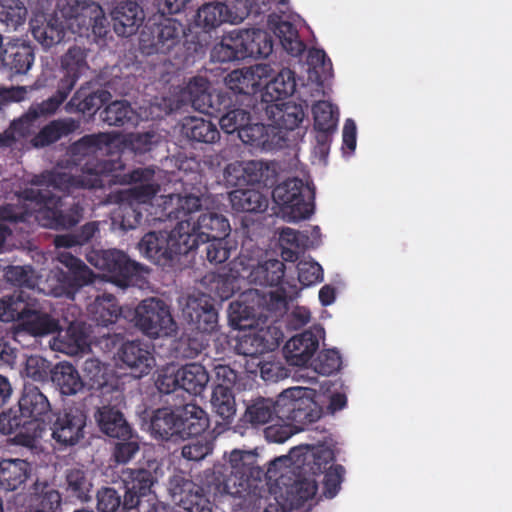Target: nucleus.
Listing matches in <instances>:
<instances>
[{
    "mask_svg": "<svg viewBox=\"0 0 512 512\" xmlns=\"http://www.w3.org/2000/svg\"><path fill=\"white\" fill-rule=\"evenodd\" d=\"M200 208L201 199L197 196H166L162 212L169 220H177V225L169 232L146 233L138 244L140 253L158 266L172 268L182 256L199 249L201 240L228 236L231 230L229 221L215 212L195 217Z\"/></svg>",
    "mask_w": 512,
    "mask_h": 512,
    "instance_id": "nucleus-1",
    "label": "nucleus"
},
{
    "mask_svg": "<svg viewBox=\"0 0 512 512\" xmlns=\"http://www.w3.org/2000/svg\"><path fill=\"white\" fill-rule=\"evenodd\" d=\"M114 137L110 133L99 132L84 135L73 142L68 153L74 161L88 160L81 167V174L73 175L69 172L50 170L34 176L32 183L35 186L53 187L59 192L75 193L84 189L102 188V177L114 176V172L124 169L125 164L120 157L116 159H99L98 153L109 150Z\"/></svg>",
    "mask_w": 512,
    "mask_h": 512,
    "instance_id": "nucleus-2",
    "label": "nucleus"
},
{
    "mask_svg": "<svg viewBox=\"0 0 512 512\" xmlns=\"http://www.w3.org/2000/svg\"><path fill=\"white\" fill-rule=\"evenodd\" d=\"M262 476L263 470L257 464L256 453L233 450L229 466L206 474L201 490L214 499L231 496L242 499L241 505H249L261 496Z\"/></svg>",
    "mask_w": 512,
    "mask_h": 512,
    "instance_id": "nucleus-3",
    "label": "nucleus"
},
{
    "mask_svg": "<svg viewBox=\"0 0 512 512\" xmlns=\"http://www.w3.org/2000/svg\"><path fill=\"white\" fill-rule=\"evenodd\" d=\"M47 186L26 188L23 197L39 206L36 218L44 227L65 230L75 227L83 218L84 203L78 192H62L63 197L55 196Z\"/></svg>",
    "mask_w": 512,
    "mask_h": 512,
    "instance_id": "nucleus-4",
    "label": "nucleus"
},
{
    "mask_svg": "<svg viewBox=\"0 0 512 512\" xmlns=\"http://www.w3.org/2000/svg\"><path fill=\"white\" fill-rule=\"evenodd\" d=\"M285 264L278 259H270L253 267L249 274V281L259 286H277L268 293L265 299L267 309L274 313L283 314L289 309V303L299 295L296 283L284 281Z\"/></svg>",
    "mask_w": 512,
    "mask_h": 512,
    "instance_id": "nucleus-5",
    "label": "nucleus"
},
{
    "mask_svg": "<svg viewBox=\"0 0 512 512\" xmlns=\"http://www.w3.org/2000/svg\"><path fill=\"white\" fill-rule=\"evenodd\" d=\"M243 6L240 11H233L226 3L209 2L203 4L195 17V25L205 32L215 30L223 23H237L244 19L245 15L261 14L270 9V4H287L288 0H236Z\"/></svg>",
    "mask_w": 512,
    "mask_h": 512,
    "instance_id": "nucleus-6",
    "label": "nucleus"
},
{
    "mask_svg": "<svg viewBox=\"0 0 512 512\" xmlns=\"http://www.w3.org/2000/svg\"><path fill=\"white\" fill-rule=\"evenodd\" d=\"M86 260L95 268L106 273L110 282L126 288L135 285L148 272L147 268L130 259L121 250H91L86 254Z\"/></svg>",
    "mask_w": 512,
    "mask_h": 512,
    "instance_id": "nucleus-7",
    "label": "nucleus"
},
{
    "mask_svg": "<svg viewBox=\"0 0 512 512\" xmlns=\"http://www.w3.org/2000/svg\"><path fill=\"white\" fill-rule=\"evenodd\" d=\"M87 50L74 45L62 57L61 66L64 75L60 79L56 93L41 103L31 105L30 115L40 113L54 114L77 83L80 75L88 67L86 62Z\"/></svg>",
    "mask_w": 512,
    "mask_h": 512,
    "instance_id": "nucleus-8",
    "label": "nucleus"
},
{
    "mask_svg": "<svg viewBox=\"0 0 512 512\" xmlns=\"http://www.w3.org/2000/svg\"><path fill=\"white\" fill-rule=\"evenodd\" d=\"M272 197L288 221L307 219L314 213V189L299 178H289L278 184Z\"/></svg>",
    "mask_w": 512,
    "mask_h": 512,
    "instance_id": "nucleus-9",
    "label": "nucleus"
},
{
    "mask_svg": "<svg viewBox=\"0 0 512 512\" xmlns=\"http://www.w3.org/2000/svg\"><path fill=\"white\" fill-rule=\"evenodd\" d=\"M310 389L291 387L278 396L279 421H288L298 432L320 419L321 407L312 396Z\"/></svg>",
    "mask_w": 512,
    "mask_h": 512,
    "instance_id": "nucleus-10",
    "label": "nucleus"
},
{
    "mask_svg": "<svg viewBox=\"0 0 512 512\" xmlns=\"http://www.w3.org/2000/svg\"><path fill=\"white\" fill-rule=\"evenodd\" d=\"M185 35L184 25L180 21L161 15L158 19L149 20L141 31L140 50L147 55L166 54L180 45Z\"/></svg>",
    "mask_w": 512,
    "mask_h": 512,
    "instance_id": "nucleus-11",
    "label": "nucleus"
},
{
    "mask_svg": "<svg viewBox=\"0 0 512 512\" xmlns=\"http://www.w3.org/2000/svg\"><path fill=\"white\" fill-rule=\"evenodd\" d=\"M133 321L136 327L151 338L170 336L177 329L169 306L157 298L142 300L134 309Z\"/></svg>",
    "mask_w": 512,
    "mask_h": 512,
    "instance_id": "nucleus-12",
    "label": "nucleus"
},
{
    "mask_svg": "<svg viewBox=\"0 0 512 512\" xmlns=\"http://www.w3.org/2000/svg\"><path fill=\"white\" fill-rule=\"evenodd\" d=\"M303 449V447L292 448L289 457L283 456L274 459L270 462L267 469V475L270 479L275 477L278 486H285L284 490L281 492V497L290 510L299 509L304 506L308 500L313 499L318 489L315 479L299 477L291 484H287L283 473H280L279 476L277 475L278 467L287 463L292 458H299Z\"/></svg>",
    "mask_w": 512,
    "mask_h": 512,
    "instance_id": "nucleus-13",
    "label": "nucleus"
},
{
    "mask_svg": "<svg viewBox=\"0 0 512 512\" xmlns=\"http://www.w3.org/2000/svg\"><path fill=\"white\" fill-rule=\"evenodd\" d=\"M155 464L148 467L126 468L120 473V480L125 488L123 510L138 512L142 498L152 493V487L157 483Z\"/></svg>",
    "mask_w": 512,
    "mask_h": 512,
    "instance_id": "nucleus-14",
    "label": "nucleus"
},
{
    "mask_svg": "<svg viewBox=\"0 0 512 512\" xmlns=\"http://www.w3.org/2000/svg\"><path fill=\"white\" fill-rule=\"evenodd\" d=\"M0 433L5 436L13 435V442L17 445L33 448L43 432L40 424L17 405L0 414Z\"/></svg>",
    "mask_w": 512,
    "mask_h": 512,
    "instance_id": "nucleus-15",
    "label": "nucleus"
},
{
    "mask_svg": "<svg viewBox=\"0 0 512 512\" xmlns=\"http://www.w3.org/2000/svg\"><path fill=\"white\" fill-rule=\"evenodd\" d=\"M61 258V262L69 270L54 272L53 278L57 281L58 285L52 289V292L55 296L73 298L80 288L94 282L95 275L80 259L70 254H62Z\"/></svg>",
    "mask_w": 512,
    "mask_h": 512,
    "instance_id": "nucleus-16",
    "label": "nucleus"
},
{
    "mask_svg": "<svg viewBox=\"0 0 512 512\" xmlns=\"http://www.w3.org/2000/svg\"><path fill=\"white\" fill-rule=\"evenodd\" d=\"M182 314L191 328L200 334L209 335L218 328V312L207 294L189 295Z\"/></svg>",
    "mask_w": 512,
    "mask_h": 512,
    "instance_id": "nucleus-17",
    "label": "nucleus"
},
{
    "mask_svg": "<svg viewBox=\"0 0 512 512\" xmlns=\"http://www.w3.org/2000/svg\"><path fill=\"white\" fill-rule=\"evenodd\" d=\"M61 330L59 319L43 310L39 302L32 298L23 320L14 328V336L28 334L38 338L60 333Z\"/></svg>",
    "mask_w": 512,
    "mask_h": 512,
    "instance_id": "nucleus-18",
    "label": "nucleus"
},
{
    "mask_svg": "<svg viewBox=\"0 0 512 512\" xmlns=\"http://www.w3.org/2000/svg\"><path fill=\"white\" fill-rule=\"evenodd\" d=\"M86 415L78 408L64 409L58 413L51 430L52 438L63 446H72L84 437Z\"/></svg>",
    "mask_w": 512,
    "mask_h": 512,
    "instance_id": "nucleus-19",
    "label": "nucleus"
},
{
    "mask_svg": "<svg viewBox=\"0 0 512 512\" xmlns=\"http://www.w3.org/2000/svg\"><path fill=\"white\" fill-rule=\"evenodd\" d=\"M323 329L305 330L293 336L284 346V355L292 366H305L319 349Z\"/></svg>",
    "mask_w": 512,
    "mask_h": 512,
    "instance_id": "nucleus-20",
    "label": "nucleus"
},
{
    "mask_svg": "<svg viewBox=\"0 0 512 512\" xmlns=\"http://www.w3.org/2000/svg\"><path fill=\"white\" fill-rule=\"evenodd\" d=\"M110 16L115 33L121 37L135 34L145 19L143 8L132 0L117 2L111 9Z\"/></svg>",
    "mask_w": 512,
    "mask_h": 512,
    "instance_id": "nucleus-21",
    "label": "nucleus"
},
{
    "mask_svg": "<svg viewBox=\"0 0 512 512\" xmlns=\"http://www.w3.org/2000/svg\"><path fill=\"white\" fill-rule=\"evenodd\" d=\"M117 354L119 360L138 378L149 374L155 364L149 345L140 340L124 342Z\"/></svg>",
    "mask_w": 512,
    "mask_h": 512,
    "instance_id": "nucleus-22",
    "label": "nucleus"
},
{
    "mask_svg": "<svg viewBox=\"0 0 512 512\" xmlns=\"http://www.w3.org/2000/svg\"><path fill=\"white\" fill-rule=\"evenodd\" d=\"M216 105L208 114L219 118L221 129L227 133L232 134L237 132L251 120V115L247 110L236 107L233 104L232 98L227 93H218L216 98Z\"/></svg>",
    "mask_w": 512,
    "mask_h": 512,
    "instance_id": "nucleus-23",
    "label": "nucleus"
},
{
    "mask_svg": "<svg viewBox=\"0 0 512 512\" xmlns=\"http://www.w3.org/2000/svg\"><path fill=\"white\" fill-rule=\"evenodd\" d=\"M110 97L111 94L107 90L101 88L97 83L89 81L81 85L74 93L67 103V110L82 114H94Z\"/></svg>",
    "mask_w": 512,
    "mask_h": 512,
    "instance_id": "nucleus-24",
    "label": "nucleus"
},
{
    "mask_svg": "<svg viewBox=\"0 0 512 512\" xmlns=\"http://www.w3.org/2000/svg\"><path fill=\"white\" fill-rule=\"evenodd\" d=\"M267 68L262 65H255L248 68L231 71L225 78L227 87L237 94L252 95L261 91L263 77L266 76Z\"/></svg>",
    "mask_w": 512,
    "mask_h": 512,
    "instance_id": "nucleus-25",
    "label": "nucleus"
},
{
    "mask_svg": "<svg viewBox=\"0 0 512 512\" xmlns=\"http://www.w3.org/2000/svg\"><path fill=\"white\" fill-rule=\"evenodd\" d=\"M94 417L100 431L108 437L118 440H128L132 437L133 429L119 409L103 405L97 408Z\"/></svg>",
    "mask_w": 512,
    "mask_h": 512,
    "instance_id": "nucleus-26",
    "label": "nucleus"
},
{
    "mask_svg": "<svg viewBox=\"0 0 512 512\" xmlns=\"http://www.w3.org/2000/svg\"><path fill=\"white\" fill-rule=\"evenodd\" d=\"M267 118L273 123L274 128L294 131L303 122L305 113L301 104L295 102H280L263 107Z\"/></svg>",
    "mask_w": 512,
    "mask_h": 512,
    "instance_id": "nucleus-27",
    "label": "nucleus"
},
{
    "mask_svg": "<svg viewBox=\"0 0 512 512\" xmlns=\"http://www.w3.org/2000/svg\"><path fill=\"white\" fill-rule=\"evenodd\" d=\"M18 406L26 415L40 424L41 431L45 429V417L51 411L47 396L39 387L25 383L18 399Z\"/></svg>",
    "mask_w": 512,
    "mask_h": 512,
    "instance_id": "nucleus-28",
    "label": "nucleus"
},
{
    "mask_svg": "<svg viewBox=\"0 0 512 512\" xmlns=\"http://www.w3.org/2000/svg\"><path fill=\"white\" fill-rule=\"evenodd\" d=\"M177 407H162L153 411L150 418L151 434L156 439L165 441L182 440L181 430L178 421Z\"/></svg>",
    "mask_w": 512,
    "mask_h": 512,
    "instance_id": "nucleus-29",
    "label": "nucleus"
},
{
    "mask_svg": "<svg viewBox=\"0 0 512 512\" xmlns=\"http://www.w3.org/2000/svg\"><path fill=\"white\" fill-rule=\"evenodd\" d=\"M261 94L262 106L284 102L296 90L295 72L290 68H283L269 82L263 84Z\"/></svg>",
    "mask_w": 512,
    "mask_h": 512,
    "instance_id": "nucleus-30",
    "label": "nucleus"
},
{
    "mask_svg": "<svg viewBox=\"0 0 512 512\" xmlns=\"http://www.w3.org/2000/svg\"><path fill=\"white\" fill-rule=\"evenodd\" d=\"M33 37L44 47L50 48L64 41L70 31L61 20L53 15L42 20L34 18L30 21Z\"/></svg>",
    "mask_w": 512,
    "mask_h": 512,
    "instance_id": "nucleus-31",
    "label": "nucleus"
},
{
    "mask_svg": "<svg viewBox=\"0 0 512 512\" xmlns=\"http://www.w3.org/2000/svg\"><path fill=\"white\" fill-rule=\"evenodd\" d=\"M182 440L201 435L209 427L207 413L194 403L177 407Z\"/></svg>",
    "mask_w": 512,
    "mask_h": 512,
    "instance_id": "nucleus-32",
    "label": "nucleus"
},
{
    "mask_svg": "<svg viewBox=\"0 0 512 512\" xmlns=\"http://www.w3.org/2000/svg\"><path fill=\"white\" fill-rule=\"evenodd\" d=\"M87 11L89 12L83 18L78 28H76L74 34L80 37L86 35L88 38L92 36L93 41L97 44L104 43L107 35L110 33V29L102 7L92 2Z\"/></svg>",
    "mask_w": 512,
    "mask_h": 512,
    "instance_id": "nucleus-33",
    "label": "nucleus"
},
{
    "mask_svg": "<svg viewBox=\"0 0 512 512\" xmlns=\"http://www.w3.org/2000/svg\"><path fill=\"white\" fill-rule=\"evenodd\" d=\"M1 55L3 65L14 74H26L34 63V49L25 42L9 43Z\"/></svg>",
    "mask_w": 512,
    "mask_h": 512,
    "instance_id": "nucleus-34",
    "label": "nucleus"
},
{
    "mask_svg": "<svg viewBox=\"0 0 512 512\" xmlns=\"http://www.w3.org/2000/svg\"><path fill=\"white\" fill-rule=\"evenodd\" d=\"M31 474V464L22 459L0 461V489L15 491L21 488Z\"/></svg>",
    "mask_w": 512,
    "mask_h": 512,
    "instance_id": "nucleus-35",
    "label": "nucleus"
},
{
    "mask_svg": "<svg viewBox=\"0 0 512 512\" xmlns=\"http://www.w3.org/2000/svg\"><path fill=\"white\" fill-rule=\"evenodd\" d=\"M181 134L193 143L213 144L220 139V132L215 124L195 116L182 120Z\"/></svg>",
    "mask_w": 512,
    "mask_h": 512,
    "instance_id": "nucleus-36",
    "label": "nucleus"
},
{
    "mask_svg": "<svg viewBox=\"0 0 512 512\" xmlns=\"http://www.w3.org/2000/svg\"><path fill=\"white\" fill-rule=\"evenodd\" d=\"M240 29L230 31L211 51V60L226 63L247 58L246 47L243 44Z\"/></svg>",
    "mask_w": 512,
    "mask_h": 512,
    "instance_id": "nucleus-37",
    "label": "nucleus"
},
{
    "mask_svg": "<svg viewBox=\"0 0 512 512\" xmlns=\"http://www.w3.org/2000/svg\"><path fill=\"white\" fill-rule=\"evenodd\" d=\"M78 127V121L72 118L52 120L40 129L32 138L31 143L36 148L49 146L61 138L72 134Z\"/></svg>",
    "mask_w": 512,
    "mask_h": 512,
    "instance_id": "nucleus-38",
    "label": "nucleus"
},
{
    "mask_svg": "<svg viewBox=\"0 0 512 512\" xmlns=\"http://www.w3.org/2000/svg\"><path fill=\"white\" fill-rule=\"evenodd\" d=\"M88 312L90 319L98 326L108 327L115 324L120 317L121 307L114 295L104 293L88 306Z\"/></svg>",
    "mask_w": 512,
    "mask_h": 512,
    "instance_id": "nucleus-39",
    "label": "nucleus"
},
{
    "mask_svg": "<svg viewBox=\"0 0 512 512\" xmlns=\"http://www.w3.org/2000/svg\"><path fill=\"white\" fill-rule=\"evenodd\" d=\"M31 107L19 119L12 121L9 128L0 133V148L11 147L18 137H25L32 132L35 126L41 123L42 119L50 116L48 113H40L39 111L30 115Z\"/></svg>",
    "mask_w": 512,
    "mask_h": 512,
    "instance_id": "nucleus-40",
    "label": "nucleus"
},
{
    "mask_svg": "<svg viewBox=\"0 0 512 512\" xmlns=\"http://www.w3.org/2000/svg\"><path fill=\"white\" fill-rule=\"evenodd\" d=\"M93 1L81 0H56L54 11L51 15L64 22L72 34L80 25L83 18L89 12Z\"/></svg>",
    "mask_w": 512,
    "mask_h": 512,
    "instance_id": "nucleus-41",
    "label": "nucleus"
},
{
    "mask_svg": "<svg viewBox=\"0 0 512 512\" xmlns=\"http://www.w3.org/2000/svg\"><path fill=\"white\" fill-rule=\"evenodd\" d=\"M232 209L235 212L261 213L268 207V199L253 188L235 189L229 193Z\"/></svg>",
    "mask_w": 512,
    "mask_h": 512,
    "instance_id": "nucleus-42",
    "label": "nucleus"
},
{
    "mask_svg": "<svg viewBox=\"0 0 512 512\" xmlns=\"http://www.w3.org/2000/svg\"><path fill=\"white\" fill-rule=\"evenodd\" d=\"M51 380L63 395H75L84 388L78 370L68 362H60L50 371Z\"/></svg>",
    "mask_w": 512,
    "mask_h": 512,
    "instance_id": "nucleus-43",
    "label": "nucleus"
},
{
    "mask_svg": "<svg viewBox=\"0 0 512 512\" xmlns=\"http://www.w3.org/2000/svg\"><path fill=\"white\" fill-rule=\"evenodd\" d=\"M32 502L38 511L59 512L62 508V495L55 486L46 480L37 479L31 492Z\"/></svg>",
    "mask_w": 512,
    "mask_h": 512,
    "instance_id": "nucleus-44",
    "label": "nucleus"
},
{
    "mask_svg": "<svg viewBox=\"0 0 512 512\" xmlns=\"http://www.w3.org/2000/svg\"><path fill=\"white\" fill-rule=\"evenodd\" d=\"M32 297L25 291H15L0 298V321L20 324L30 305Z\"/></svg>",
    "mask_w": 512,
    "mask_h": 512,
    "instance_id": "nucleus-45",
    "label": "nucleus"
},
{
    "mask_svg": "<svg viewBox=\"0 0 512 512\" xmlns=\"http://www.w3.org/2000/svg\"><path fill=\"white\" fill-rule=\"evenodd\" d=\"M274 418L279 420L278 399L258 397L246 406L244 420L252 426L265 425Z\"/></svg>",
    "mask_w": 512,
    "mask_h": 512,
    "instance_id": "nucleus-46",
    "label": "nucleus"
},
{
    "mask_svg": "<svg viewBox=\"0 0 512 512\" xmlns=\"http://www.w3.org/2000/svg\"><path fill=\"white\" fill-rule=\"evenodd\" d=\"M180 389L192 395H201L209 382V374L199 363H189L178 368Z\"/></svg>",
    "mask_w": 512,
    "mask_h": 512,
    "instance_id": "nucleus-47",
    "label": "nucleus"
},
{
    "mask_svg": "<svg viewBox=\"0 0 512 512\" xmlns=\"http://www.w3.org/2000/svg\"><path fill=\"white\" fill-rule=\"evenodd\" d=\"M243 44L247 48V58H266L273 51V38L270 33L258 28L240 29Z\"/></svg>",
    "mask_w": 512,
    "mask_h": 512,
    "instance_id": "nucleus-48",
    "label": "nucleus"
},
{
    "mask_svg": "<svg viewBox=\"0 0 512 512\" xmlns=\"http://www.w3.org/2000/svg\"><path fill=\"white\" fill-rule=\"evenodd\" d=\"M237 279L231 274L208 272L201 279L202 286L208 291L211 299L221 301L231 298L236 289Z\"/></svg>",
    "mask_w": 512,
    "mask_h": 512,
    "instance_id": "nucleus-49",
    "label": "nucleus"
},
{
    "mask_svg": "<svg viewBox=\"0 0 512 512\" xmlns=\"http://www.w3.org/2000/svg\"><path fill=\"white\" fill-rule=\"evenodd\" d=\"M102 120L109 126H135L139 116L126 100L109 103L101 113Z\"/></svg>",
    "mask_w": 512,
    "mask_h": 512,
    "instance_id": "nucleus-50",
    "label": "nucleus"
},
{
    "mask_svg": "<svg viewBox=\"0 0 512 512\" xmlns=\"http://www.w3.org/2000/svg\"><path fill=\"white\" fill-rule=\"evenodd\" d=\"M267 334L268 332L263 330L243 334L238 338L235 346L237 353L244 356L257 357L272 351L278 343L269 341L266 338Z\"/></svg>",
    "mask_w": 512,
    "mask_h": 512,
    "instance_id": "nucleus-51",
    "label": "nucleus"
},
{
    "mask_svg": "<svg viewBox=\"0 0 512 512\" xmlns=\"http://www.w3.org/2000/svg\"><path fill=\"white\" fill-rule=\"evenodd\" d=\"M269 23L273 24L274 34L279 38L283 49L292 56H300L306 48L305 43L300 39L297 28L289 21L279 20L274 23L270 16Z\"/></svg>",
    "mask_w": 512,
    "mask_h": 512,
    "instance_id": "nucleus-52",
    "label": "nucleus"
},
{
    "mask_svg": "<svg viewBox=\"0 0 512 512\" xmlns=\"http://www.w3.org/2000/svg\"><path fill=\"white\" fill-rule=\"evenodd\" d=\"M209 82L203 77H193L187 84V93L192 106L206 114L215 107L218 93H208Z\"/></svg>",
    "mask_w": 512,
    "mask_h": 512,
    "instance_id": "nucleus-53",
    "label": "nucleus"
},
{
    "mask_svg": "<svg viewBox=\"0 0 512 512\" xmlns=\"http://www.w3.org/2000/svg\"><path fill=\"white\" fill-rule=\"evenodd\" d=\"M84 387L89 390L105 393L110 391L111 385L108 384L106 368L97 359H87L83 364Z\"/></svg>",
    "mask_w": 512,
    "mask_h": 512,
    "instance_id": "nucleus-54",
    "label": "nucleus"
},
{
    "mask_svg": "<svg viewBox=\"0 0 512 512\" xmlns=\"http://www.w3.org/2000/svg\"><path fill=\"white\" fill-rule=\"evenodd\" d=\"M211 405L214 412L224 421H230L236 413V403L232 388L216 385L212 392Z\"/></svg>",
    "mask_w": 512,
    "mask_h": 512,
    "instance_id": "nucleus-55",
    "label": "nucleus"
},
{
    "mask_svg": "<svg viewBox=\"0 0 512 512\" xmlns=\"http://www.w3.org/2000/svg\"><path fill=\"white\" fill-rule=\"evenodd\" d=\"M91 488L92 484L82 469L72 468L66 471L65 490L71 497L87 502L91 499Z\"/></svg>",
    "mask_w": 512,
    "mask_h": 512,
    "instance_id": "nucleus-56",
    "label": "nucleus"
},
{
    "mask_svg": "<svg viewBox=\"0 0 512 512\" xmlns=\"http://www.w3.org/2000/svg\"><path fill=\"white\" fill-rule=\"evenodd\" d=\"M99 233V222L91 221L85 223L73 234L56 236L54 244L57 248H71L77 245L82 246L90 243Z\"/></svg>",
    "mask_w": 512,
    "mask_h": 512,
    "instance_id": "nucleus-57",
    "label": "nucleus"
},
{
    "mask_svg": "<svg viewBox=\"0 0 512 512\" xmlns=\"http://www.w3.org/2000/svg\"><path fill=\"white\" fill-rule=\"evenodd\" d=\"M201 256L205 254L206 260L214 265L222 264L228 260L232 246L229 245L226 237L206 238L199 242Z\"/></svg>",
    "mask_w": 512,
    "mask_h": 512,
    "instance_id": "nucleus-58",
    "label": "nucleus"
},
{
    "mask_svg": "<svg viewBox=\"0 0 512 512\" xmlns=\"http://www.w3.org/2000/svg\"><path fill=\"white\" fill-rule=\"evenodd\" d=\"M27 8L21 0H3L0 5V21L8 30H17L27 18Z\"/></svg>",
    "mask_w": 512,
    "mask_h": 512,
    "instance_id": "nucleus-59",
    "label": "nucleus"
},
{
    "mask_svg": "<svg viewBox=\"0 0 512 512\" xmlns=\"http://www.w3.org/2000/svg\"><path fill=\"white\" fill-rule=\"evenodd\" d=\"M30 200L23 197V191L17 198L16 203L0 205V221L9 223L28 222L32 217L33 210L30 208Z\"/></svg>",
    "mask_w": 512,
    "mask_h": 512,
    "instance_id": "nucleus-60",
    "label": "nucleus"
},
{
    "mask_svg": "<svg viewBox=\"0 0 512 512\" xmlns=\"http://www.w3.org/2000/svg\"><path fill=\"white\" fill-rule=\"evenodd\" d=\"M205 336L197 331L195 335L182 336L175 345L177 356L188 359L197 357L208 344Z\"/></svg>",
    "mask_w": 512,
    "mask_h": 512,
    "instance_id": "nucleus-61",
    "label": "nucleus"
},
{
    "mask_svg": "<svg viewBox=\"0 0 512 512\" xmlns=\"http://www.w3.org/2000/svg\"><path fill=\"white\" fill-rule=\"evenodd\" d=\"M270 127L263 123H252L251 120L239 130L238 137L244 144L255 147H265L269 143Z\"/></svg>",
    "mask_w": 512,
    "mask_h": 512,
    "instance_id": "nucleus-62",
    "label": "nucleus"
},
{
    "mask_svg": "<svg viewBox=\"0 0 512 512\" xmlns=\"http://www.w3.org/2000/svg\"><path fill=\"white\" fill-rule=\"evenodd\" d=\"M314 117V129L336 130L337 111H334L333 105L325 100L318 101L312 107Z\"/></svg>",
    "mask_w": 512,
    "mask_h": 512,
    "instance_id": "nucleus-63",
    "label": "nucleus"
},
{
    "mask_svg": "<svg viewBox=\"0 0 512 512\" xmlns=\"http://www.w3.org/2000/svg\"><path fill=\"white\" fill-rule=\"evenodd\" d=\"M256 318V311L244 301L232 302L229 306V320L231 324L239 329L253 326Z\"/></svg>",
    "mask_w": 512,
    "mask_h": 512,
    "instance_id": "nucleus-64",
    "label": "nucleus"
}]
</instances>
